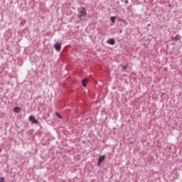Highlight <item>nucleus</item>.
Segmentation results:
<instances>
[{"label":"nucleus","instance_id":"3","mask_svg":"<svg viewBox=\"0 0 182 182\" xmlns=\"http://www.w3.org/2000/svg\"><path fill=\"white\" fill-rule=\"evenodd\" d=\"M54 48L55 49V50H57L58 52H59L62 48V44H60V43H56L54 45Z\"/></svg>","mask_w":182,"mask_h":182},{"label":"nucleus","instance_id":"10","mask_svg":"<svg viewBox=\"0 0 182 182\" xmlns=\"http://www.w3.org/2000/svg\"><path fill=\"white\" fill-rule=\"evenodd\" d=\"M55 114H56V116H58V117H59V119H62V115H60V114H59V112H56Z\"/></svg>","mask_w":182,"mask_h":182},{"label":"nucleus","instance_id":"12","mask_svg":"<svg viewBox=\"0 0 182 182\" xmlns=\"http://www.w3.org/2000/svg\"><path fill=\"white\" fill-rule=\"evenodd\" d=\"M122 69H123V70H126V69H127V65L122 67Z\"/></svg>","mask_w":182,"mask_h":182},{"label":"nucleus","instance_id":"7","mask_svg":"<svg viewBox=\"0 0 182 182\" xmlns=\"http://www.w3.org/2000/svg\"><path fill=\"white\" fill-rule=\"evenodd\" d=\"M82 84L84 87H86L87 85V79H84L82 80Z\"/></svg>","mask_w":182,"mask_h":182},{"label":"nucleus","instance_id":"8","mask_svg":"<svg viewBox=\"0 0 182 182\" xmlns=\"http://www.w3.org/2000/svg\"><path fill=\"white\" fill-rule=\"evenodd\" d=\"M13 110L14 113H19V112H21V108L18 107H15Z\"/></svg>","mask_w":182,"mask_h":182},{"label":"nucleus","instance_id":"9","mask_svg":"<svg viewBox=\"0 0 182 182\" xmlns=\"http://www.w3.org/2000/svg\"><path fill=\"white\" fill-rule=\"evenodd\" d=\"M110 21L112 22V23H114V22H116V17H111Z\"/></svg>","mask_w":182,"mask_h":182},{"label":"nucleus","instance_id":"14","mask_svg":"<svg viewBox=\"0 0 182 182\" xmlns=\"http://www.w3.org/2000/svg\"><path fill=\"white\" fill-rule=\"evenodd\" d=\"M168 6L169 8H171V4H168Z\"/></svg>","mask_w":182,"mask_h":182},{"label":"nucleus","instance_id":"15","mask_svg":"<svg viewBox=\"0 0 182 182\" xmlns=\"http://www.w3.org/2000/svg\"><path fill=\"white\" fill-rule=\"evenodd\" d=\"M148 26H150V24H148Z\"/></svg>","mask_w":182,"mask_h":182},{"label":"nucleus","instance_id":"2","mask_svg":"<svg viewBox=\"0 0 182 182\" xmlns=\"http://www.w3.org/2000/svg\"><path fill=\"white\" fill-rule=\"evenodd\" d=\"M29 121L31 122L33 124H39V121H38L35 117L33 116H30L28 118Z\"/></svg>","mask_w":182,"mask_h":182},{"label":"nucleus","instance_id":"13","mask_svg":"<svg viewBox=\"0 0 182 182\" xmlns=\"http://www.w3.org/2000/svg\"><path fill=\"white\" fill-rule=\"evenodd\" d=\"M125 4H129V0H125Z\"/></svg>","mask_w":182,"mask_h":182},{"label":"nucleus","instance_id":"11","mask_svg":"<svg viewBox=\"0 0 182 182\" xmlns=\"http://www.w3.org/2000/svg\"><path fill=\"white\" fill-rule=\"evenodd\" d=\"M0 182H5L4 177H0Z\"/></svg>","mask_w":182,"mask_h":182},{"label":"nucleus","instance_id":"4","mask_svg":"<svg viewBox=\"0 0 182 182\" xmlns=\"http://www.w3.org/2000/svg\"><path fill=\"white\" fill-rule=\"evenodd\" d=\"M105 156H101L99 159H98V161H97V164L98 166H102V163H103V161H105Z\"/></svg>","mask_w":182,"mask_h":182},{"label":"nucleus","instance_id":"1","mask_svg":"<svg viewBox=\"0 0 182 182\" xmlns=\"http://www.w3.org/2000/svg\"><path fill=\"white\" fill-rule=\"evenodd\" d=\"M78 11H79L78 18L80 19L83 18V16H86V15H87V13L86 12V9L85 7H82L78 9Z\"/></svg>","mask_w":182,"mask_h":182},{"label":"nucleus","instance_id":"5","mask_svg":"<svg viewBox=\"0 0 182 182\" xmlns=\"http://www.w3.org/2000/svg\"><path fill=\"white\" fill-rule=\"evenodd\" d=\"M181 39V36L180 35H176L175 37L171 38V41L173 42H177L178 41H180Z\"/></svg>","mask_w":182,"mask_h":182},{"label":"nucleus","instance_id":"6","mask_svg":"<svg viewBox=\"0 0 182 182\" xmlns=\"http://www.w3.org/2000/svg\"><path fill=\"white\" fill-rule=\"evenodd\" d=\"M107 43H109V45H114L116 43V41H114V39L109 38L107 40Z\"/></svg>","mask_w":182,"mask_h":182}]
</instances>
